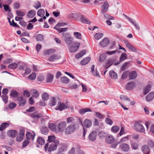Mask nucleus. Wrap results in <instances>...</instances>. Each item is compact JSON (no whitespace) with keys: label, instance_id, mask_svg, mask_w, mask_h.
Returning a JSON list of instances; mask_svg holds the SVG:
<instances>
[{"label":"nucleus","instance_id":"39","mask_svg":"<svg viewBox=\"0 0 154 154\" xmlns=\"http://www.w3.org/2000/svg\"><path fill=\"white\" fill-rule=\"evenodd\" d=\"M9 125L8 123L6 122L2 123L0 127V131H3L6 127L9 126Z\"/></svg>","mask_w":154,"mask_h":154},{"label":"nucleus","instance_id":"48","mask_svg":"<svg viewBox=\"0 0 154 154\" xmlns=\"http://www.w3.org/2000/svg\"><path fill=\"white\" fill-rule=\"evenodd\" d=\"M55 51L54 49H51L49 50H46L45 52V55L51 54L55 52Z\"/></svg>","mask_w":154,"mask_h":154},{"label":"nucleus","instance_id":"57","mask_svg":"<svg viewBox=\"0 0 154 154\" xmlns=\"http://www.w3.org/2000/svg\"><path fill=\"white\" fill-rule=\"evenodd\" d=\"M95 116L98 119H103L104 118V116L101 114L99 112H95Z\"/></svg>","mask_w":154,"mask_h":154},{"label":"nucleus","instance_id":"2","mask_svg":"<svg viewBox=\"0 0 154 154\" xmlns=\"http://www.w3.org/2000/svg\"><path fill=\"white\" fill-rule=\"evenodd\" d=\"M74 17L76 16L78 18H80L81 21L83 23H85L88 24H90L91 23V22L87 20L84 16L79 13L74 14Z\"/></svg>","mask_w":154,"mask_h":154},{"label":"nucleus","instance_id":"14","mask_svg":"<svg viewBox=\"0 0 154 154\" xmlns=\"http://www.w3.org/2000/svg\"><path fill=\"white\" fill-rule=\"evenodd\" d=\"M97 135L96 131H93L91 132L89 134L88 136L89 139L91 141H93L96 139Z\"/></svg>","mask_w":154,"mask_h":154},{"label":"nucleus","instance_id":"30","mask_svg":"<svg viewBox=\"0 0 154 154\" xmlns=\"http://www.w3.org/2000/svg\"><path fill=\"white\" fill-rule=\"evenodd\" d=\"M109 75L112 79H116L117 78V73L113 70H111L109 72Z\"/></svg>","mask_w":154,"mask_h":154},{"label":"nucleus","instance_id":"47","mask_svg":"<svg viewBox=\"0 0 154 154\" xmlns=\"http://www.w3.org/2000/svg\"><path fill=\"white\" fill-rule=\"evenodd\" d=\"M11 96L13 97H16L18 96V93L16 91H12L11 93Z\"/></svg>","mask_w":154,"mask_h":154},{"label":"nucleus","instance_id":"10","mask_svg":"<svg viewBox=\"0 0 154 154\" xmlns=\"http://www.w3.org/2000/svg\"><path fill=\"white\" fill-rule=\"evenodd\" d=\"M119 147L122 151L124 152L128 151L130 149L129 146L125 143L121 144L119 146Z\"/></svg>","mask_w":154,"mask_h":154},{"label":"nucleus","instance_id":"34","mask_svg":"<svg viewBox=\"0 0 154 154\" xmlns=\"http://www.w3.org/2000/svg\"><path fill=\"white\" fill-rule=\"evenodd\" d=\"M67 122L68 123H72L73 125L75 123L76 124V126L77 125V123L75 122V119L73 117H70L68 118L67 119Z\"/></svg>","mask_w":154,"mask_h":154},{"label":"nucleus","instance_id":"5","mask_svg":"<svg viewBox=\"0 0 154 154\" xmlns=\"http://www.w3.org/2000/svg\"><path fill=\"white\" fill-rule=\"evenodd\" d=\"M80 122L81 124L84 128H89L92 125L91 121L90 120L88 119H85L83 123L81 121Z\"/></svg>","mask_w":154,"mask_h":154},{"label":"nucleus","instance_id":"45","mask_svg":"<svg viewBox=\"0 0 154 154\" xmlns=\"http://www.w3.org/2000/svg\"><path fill=\"white\" fill-rule=\"evenodd\" d=\"M127 58V54L125 53H122L121 55L119 60L120 62L124 61Z\"/></svg>","mask_w":154,"mask_h":154},{"label":"nucleus","instance_id":"20","mask_svg":"<svg viewBox=\"0 0 154 154\" xmlns=\"http://www.w3.org/2000/svg\"><path fill=\"white\" fill-rule=\"evenodd\" d=\"M48 143H47L50 144L51 143H53L57 141H59L56 139V137L54 135L49 136L48 137Z\"/></svg>","mask_w":154,"mask_h":154},{"label":"nucleus","instance_id":"61","mask_svg":"<svg viewBox=\"0 0 154 154\" xmlns=\"http://www.w3.org/2000/svg\"><path fill=\"white\" fill-rule=\"evenodd\" d=\"M129 63L125 62L124 64L122 66L121 69L122 71H124L127 69L128 67V65Z\"/></svg>","mask_w":154,"mask_h":154},{"label":"nucleus","instance_id":"21","mask_svg":"<svg viewBox=\"0 0 154 154\" xmlns=\"http://www.w3.org/2000/svg\"><path fill=\"white\" fill-rule=\"evenodd\" d=\"M35 134L34 132H33V134H32L29 132H27L26 134V136L27 138L29 140H33L35 136Z\"/></svg>","mask_w":154,"mask_h":154},{"label":"nucleus","instance_id":"64","mask_svg":"<svg viewBox=\"0 0 154 154\" xmlns=\"http://www.w3.org/2000/svg\"><path fill=\"white\" fill-rule=\"evenodd\" d=\"M74 36L77 38L79 39H81V35L80 33L79 32H74Z\"/></svg>","mask_w":154,"mask_h":154},{"label":"nucleus","instance_id":"56","mask_svg":"<svg viewBox=\"0 0 154 154\" xmlns=\"http://www.w3.org/2000/svg\"><path fill=\"white\" fill-rule=\"evenodd\" d=\"M113 64V62L110 59H109L107 61V63L106 66V68L107 69L110 67Z\"/></svg>","mask_w":154,"mask_h":154},{"label":"nucleus","instance_id":"19","mask_svg":"<svg viewBox=\"0 0 154 154\" xmlns=\"http://www.w3.org/2000/svg\"><path fill=\"white\" fill-rule=\"evenodd\" d=\"M154 98V92H151L146 95V99L147 102H149Z\"/></svg>","mask_w":154,"mask_h":154},{"label":"nucleus","instance_id":"9","mask_svg":"<svg viewBox=\"0 0 154 154\" xmlns=\"http://www.w3.org/2000/svg\"><path fill=\"white\" fill-rule=\"evenodd\" d=\"M69 34L68 33H63L62 35L64 36L65 38V41L66 43L68 45L71 44L73 42V39L70 37L69 36L66 37V36L68 35Z\"/></svg>","mask_w":154,"mask_h":154},{"label":"nucleus","instance_id":"17","mask_svg":"<svg viewBox=\"0 0 154 154\" xmlns=\"http://www.w3.org/2000/svg\"><path fill=\"white\" fill-rule=\"evenodd\" d=\"M101 7L103 8L101 11V13H103L106 12L108 10L109 7V4L107 1H105L103 5Z\"/></svg>","mask_w":154,"mask_h":154},{"label":"nucleus","instance_id":"38","mask_svg":"<svg viewBox=\"0 0 154 154\" xmlns=\"http://www.w3.org/2000/svg\"><path fill=\"white\" fill-rule=\"evenodd\" d=\"M60 79L62 82L65 84L68 83L69 82V79L65 76L61 77Z\"/></svg>","mask_w":154,"mask_h":154},{"label":"nucleus","instance_id":"16","mask_svg":"<svg viewBox=\"0 0 154 154\" xmlns=\"http://www.w3.org/2000/svg\"><path fill=\"white\" fill-rule=\"evenodd\" d=\"M142 149L144 154H149L150 150L148 146L143 145L142 147Z\"/></svg>","mask_w":154,"mask_h":154},{"label":"nucleus","instance_id":"23","mask_svg":"<svg viewBox=\"0 0 154 154\" xmlns=\"http://www.w3.org/2000/svg\"><path fill=\"white\" fill-rule=\"evenodd\" d=\"M129 77L130 79H135L137 76L136 72L135 71H132L130 72H129Z\"/></svg>","mask_w":154,"mask_h":154},{"label":"nucleus","instance_id":"51","mask_svg":"<svg viewBox=\"0 0 154 154\" xmlns=\"http://www.w3.org/2000/svg\"><path fill=\"white\" fill-rule=\"evenodd\" d=\"M129 71H125L122 75V79H125L128 77V75H129Z\"/></svg>","mask_w":154,"mask_h":154},{"label":"nucleus","instance_id":"49","mask_svg":"<svg viewBox=\"0 0 154 154\" xmlns=\"http://www.w3.org/2000/svg\"><path fill=\"white\" fill-rule=\"evenodd\" d=\"M36 74L35 73L32 72L29 75L28 77V79L32 80H34L36 78Z\"/></svg>","mask_w":154,"mask_h":154},{"label":"nucleus","instance_id":"37","mask_svg":"<svg viewBox=\"0 0 154 154\" xmlns=\"http://www.w3.org/2000/svg\"><path fill=\"white\" fill-rule=\"evenodd\" d=\"M37 143L41 145H43L45 143V140L43 139L41 137H38L37 140Z\"/></svg>","mask_w":154,"mask_h":154},{"label":"nucleus","instance_id":"13","mask_svg":"<svg viewBox=\"0 0 154 154\" xmlns=\"http://www.w3.org/2000/svg\"><path fill=\"white\" fill-rule=\"evenodd\" d=\"M19 106H24L26 103V99L23 98L22 96L19 97L17 98Z\"/></svg>","mask_w":154,"mask_h":154},{"label":"nucleus","instance_id":"32","mask_svg":"<svg viewBox=\"0 0 154 154\" xmlns=\"http://www.w3.org/2000/svg\"><path fill=\"white\" fill-rule=\"evenodd\" d=\"M42 97L43 101H47L49 98V95L47 93L44 92L42 94Z\"/></svg>","mask_w":154,"mask_h":154},{"label":"nucleus","instance_id":"35","mask_svg":"<svg viewBox=\"0 0 154 154\" xmlns=\"http://www.w3.org/2000/svg\"><path fill=\"white\" fill-rule=\"evenodd\" d=\"M76 148L77 149V154H85V152L82 150L80 149V145H77Z\"/></svg>","mask_w":154,"mask_h":154},{"label":"nucleus","instance_id":"52","mask_svg":"<svg viewBox=\"0 0 154 154\" xmlns=\"http://www.w3.org/2000/svg\"><path fill=\"white\" fill-rule=\"evenodd\" d=\"M49 127L50 130L53 131H56L55 126L53 123H51L49 125Z\"/></svg>","mask_w":154,"mask_h":154},{"label":"nucleus","instance_id":"31","mask_svg":"<svg viewBox=\"0 0 154 154\" xmlns=\"http://www.w3.org/2000/svg\"><path fill=\"white\" fill-rule=\"evenodd\" d=\"M151 86L150 85H147L143 89V93L145 95L148 93L151 90Z\"/></svg>","mask_w":154,"mask_h":154},{"label":"nucleus","instance_id":"3","mask_svg":"<svg viewBox=\"0 0 154 154\" xmlns=\"http://www.w3.org/2000/svg\"><path fill=\"white\" fill-rule=\"evenodd\" d=\"M79 42H74L69 47V49L71 52H74L77 51L80 45Z\"/></svg>","mask_w":154,"mask_h":154},{"label":"nucleus","instance_id":"40","mask_svg":"<svg viewBox=\"0 0 154 154\" xmlns=\"http://www.w3.org/2000/svg\"><path fill=\"white\" fill-rule=\"evenodd\" d=\"M45 12L44 10L41 9L38 10L37 12V15L38 16L41 17H42L45 14Z\"/></svg>","mask_w":154,"mask_h":154},{"label":"nucleus","instance_id":"28","mask_svg":"<svg viewBox=\"0 0 154 154\" xmlns=\"http://www.w3.org/2000/svg\"><path fill=\"white\" fill-rule=\"evenodd\" d=\"M91 58L90 57H86L80 63L82 65H85L88 64Z\"/></svg>","mask_w":154,"mask_h":154},{"label":"nucleus","instance_id":"33","mask_svg":"<svg viewBox=\"0 0 154 154\" xmlns=\"http://www.w3.org/2000/svg\"><path fill=\"white\" fill-rule=\"evenodd\" d=\"M79 112L81 114H83L86 112H91V110L89 108L81 109L79 110Z\"/></svg>","mask_w":154,"mask_h":154},{"label":"nucleus","instance_id":"55","mask_svg":"<svg viewBox=\"0 0 154 154\" xmlns=\"http://www.w3.org/2000/svg\"><path fill=\"white\" fill-rule=\"evenodd\" d=\"M57 57L56 55L53 54L48 58V60L51 62H53L57 58Z\"/></svg>","mask_w":154,"mask_h":154},{"label":"nucleus","instance_id":"4","mask_svg":"<svg viewBox=\"0 0 154 154\" xmlns=\"http://www.w3.org/2000/svg\"><path fill=\"white\" fill-rule=\"evenodd\" d=\"M135 130L137 132L145 133V129L143 126L140 123L136 122L134 125Z\"/></svg>","mask_w":154,"mask_h":154},{"label":"nucleus","instance_id":"42","mask_svg":"<svg viewBox=\"0 0 154 154\" xmlns=\"http://www.w3.org/2000/svg\"><path fill=\"white\" fill-rule=\"evenodd\" d=\"M31 117L35 118H38L42 116V113L38 114L37 113H32L31 115Z\"/></svg>","mask_w":154,"mask_h":154},{"label":"nucleus","instance_id":"12","mask_svg":"<svg viewBox=\"0 0 154 154\" xmlns=\"http://www.w3.org/2000/svg\"><path fill=\"white\" fill-rule=\"evenodd\" d=\"M7 134L8 136L12 138H14L17 134L18 132L15 130H11L8 131Z\"/></svg>","mask_w":154,"mask_h":154},{"label":"nucleus","instance_id":"18","mask_svg":"<svg viewBox=\"0 0 154 154\" xmlns=\"http://www.w3.org/2000/svg\"><path fill=\"white\" fill-rule=\"evenodd\" d=\"M53 75L50 73H48L47 74L46 81L48 83H51L53 81Z\"/></svg>","mask_w":154,"mask_h":154},{"label":"nucleus","instance_id":"6","mask_svg":"<svg viewBox=\"0 0 154 154\" xmlns=\"http://www.w3.org/2000/svg\"><path fill=\"white\" fill-rule=\"evenodd\" d=\"M76 124L75 123L73 125H69L66 129L65 132L66 134H69L73 132L75 129Z\"/></svg>","mask_w":154,"mask_h":154},{"label":"nucleus","instance_id":"59","mask_svg":"<svg viewBox=\"0 0 154 154\" xmlns=\"http://www.w3.org/2000/svg\"><path fill=\"white\" fill-rule=\"evenodd\" d=\"M4 10L6 11L10 12L11 10L8 5H3Z\"/></svg>","mask_w":154,"mask_h":154},{"label":"nucleus","instance_id":"7","mask_svg":"<svg viewBox=\"0 0 154 154\" xmlns=\"http://www.w3.org/2000/svg\"><path fill=\"white\" fill-rule=\"evenodd\" d=\"M24 133L23 130L21 129L20 130L19 133L16 138L17 141L20 142L23 140L24 136Z\"/></svg>","mask_w":154,"mask_h":154},{"label":"nucleus","instance_id":"54","mask_svg":"<svg viewBox=\"0 0 154 154\" xmlns=\"http://www.w3.org/2000/svg\"><path fill=\"white\" fill-rule=\"evenodd\" d=\"M111 130L114 132H117L119 130V128L116 125L113 126L111 128Z\"/></svg>","mask_w":154,"mask_h":154},{"label":"nucleus","instance_id":"63","mask_svg":"<svg viewBox=\"0 0 154 154\" xmlns=\"http://www.w3.org/2000/svg\"><path fill=\"white\" fill-rule=\"evenodd\" d=\"M1 97L2 98V100L5 103H7L8 98V96L6 95H3Z\"/></svg>","mask_w":154,"mask_h":154},{"label":"nucleus","instance_id":"1","mask_svg":"<svg viewBox=\"0 0 154 154\" xmlns=\"http://www.w3.org/2000/svg\"><path fill=\"white\" fill-rule=\"evenodd\" d=\"M59 144V141H57L53 143H46L45 146V150L46 151L48 150L49 152H51L56 150L57 146Z\"/></svg>","mask_w":154,"mask_h":154},{"label":"nucleus","instance_id":"41","mask_svg":"<svg viewBox=\"0 0 154 154\" xmlns=\"http://www.w3.org/2000/svg\"><path fill=\"white\" fill-rule=\"evenodd\" d=\"M35 38L37 41H42L44 39V36L42 34H38L35 36Z\"/></svg>","mask_w":154,"mask_h":154},{"label":"nucleus","instance_id":"26","mask_svg":"<svg viewBox=\"0 0 154 154\" xmlns=\"http://www.w3.org/2000/svg\"><path fill=\"white\" fill-rule=\"evenodd\" d=\"M106 140L108 143H111L114 141V138L112 135H109L106 137Z\"/></svg>","mask_w":154,"mask_h":154},{"label":"nucleus","instance_id":"58","mask_svg":"<svg viewBox=\"0 0 154 154\" xmlns=\"http://www.w3.org/2000/svg\"><path fill=\"white\" fill-rule=\"evenodd\" d=\"M131 147L134 149H137L138 148V144L136 142L132 143L131 144Z\"/></svg>","mask_w":154,"mask_h":154},{"label":"nucleus","instance_id":"50","mask_svg":"<svg viewBox=\"0 0 154 154\" xmlns=\"http://www.w3.org/2000/svg\"><path fill=\"white\" fill-rule=\"evenodd\" d=\"M129 140L128 136H127L125 137L122 138L120 141L119 142V143H123L127 141H128Z\"/></svg>","mask_w":154,"mask_h":154},{"label":"nucleus","instance_id":"46","mask_svg":"<svg viewBox=\"0 0 154 154\" xmlns=\"http://www.w3.org/2000/svg\"><path fill=\"white\" fill-rule=\"evenodd\" d=\"M103 35V34L102 33H97L94 35V38L97 40H99L102 37Z\"/></svg>","mask_w":154,"mask_h":154},{"label":"nucleus","instance_id":"43","mask_svg":"<svg viewBox=\"0 0 154 154\" xmlns=\"http://www.w3.org/2000/svg\"><path fill=\"white\" fill-rule=\"evenodd\" d=\"M17 67L18 65L17 64L15 63H13L10 64L8 66V68H9L12 69H16L17 68Z\"/></svg>","mask_w":154,"mask_h":154},{"label":"nucleus","instance_id":"44","mask_svg":"<svg viewBox=\"0 0 154 154\" xmlns=\"http://www.w3.org/2000/svg\"><path fill=\"white\" fill-rule=\"evenodd\" d=\"M41 4L40 2L37 1L35 3L33 6L36 9H38L41 7Z\"/></svg>","mask_w":154,"mask_h":154},{"label":"nucleus","instance_id":"11","mask_svg":"<svg viewBox=\"0 0 154 154\" xmlns=\"http://www.w3.org/2000/svg\"><path fill=\"white\" fill-rule=\"evenodd\" d=\"M66 122H60L57 126L59 130L61 132H63L66 126Z\"/></svg>","mask_w":154,"mask_h":154},{"label":"nucleus","instance_id":"8","mask_svg":"<svg viewBox=\"0 0 154 154\" xmlns=\"http://www.w3.org/2000/svg\"><path fill=\"white\" fill-rule=\"evenodd\" d=\"M110 43V41L107 38H105L100 42L99 44L102 47L104 48L107 46Z\"/></svg>","mask_w":154,"mask_h":154},{"label":"nucleus","instance_id":"29","mask_svg":"<svg viewBox=\"0 0 154 154\" xmlns=\"http://www.w3.org/2000/svg\"><path fill=\"white\" fill-rule=\"evenodd\" d=\"M36 12L34 10H31L29 11L27 14L28 17L32 18L35 15Z\"/></svg>","mask_w":154,"mask_h":154},{"label":"nucleus","instance_id":"27","mask_svg":"<svg viewBox=\"0 0 154 154\" xmlns=\"http://www.w3.org/2000/svg\"><path fill=\"white\" fill-rule=\"evenodd\" d=\"M41 132L42 134H46L48 132L49 130L45 126L43 125L40 129Z\"/></svg>","mask_w":154,"mask_h":154},{"label":"nucleus","instance_id":"22","mask_svg":"<svg viewBox=\"0 0 154 154\" xmlns=\"http://www.w3.org/2000/svg\"><path fill=\"white\" fill-rule=\"evenodd\" d=\"M56 103V100L54 97H50L49 103V105L50 106H54Z\"/></svg>","mask_w":154,"mask_h":154},{"label":"nucleus","instance_id":"60","mask_svg":"<svg viewBox=\"0 0 154 154\" xmlns=\"http://www.w3.org/2000/svg\"><path fill=\"white\" fill-rule=\"evenodd\" d=\"M33 97L37 98L39 96V93L38 91L36 90H34L33 93Z\"/></svg>","mask_w":154,"mask_h":154},{"label":"nucleus","instance_id":"25","mask_svg":"<svg viewBox=\"0 0 154 154\" xmlns=\"http://www.w3.org/2000/svg\"><path fill=\"white\" fill-rule=\"evenodd\" d=\"M94 66L93 65L91 68V72L92 73V75L94 76H96L97 77H99L100 76L99 73L97 71V69H96V71L95 72L94 70Z\"/></svg>","mask_w":154,"mask_h":154},{"label":"nucleus","instance_id":"15","mask_svg":"<svg viewBox=\"0 0 154 154\" xmlns=\"http://www.w3.org/2000/svg\"><path fill=\"white\" fill-rule=\"evenodd\" d=\"M136 86L135 83L133 82H131L126 85V89L128 90H131Z\"/></svg>","mask_w":154,"mask_h":154},{"label":"nucleus","instance_id":"24","mask_svg":"<svg viewBox=\"0 0 154 154\" xmlns=\"http://www.w3.org/2000/svg\"><path fill=\"white\" fill-rule=\"evenodd\" d=\"M67 150V146L66 144L63 143L60 144L58 150L63 152Z\"/></svg>","mask_w":154,"mask_h":154},{"label":"nucleus","instance_id":"53","mask_svg":"<svg viewBox=\"0 0 154 154\" xmlns=\"http://www.w3.org/2000/svg\"><path fill=\"white\" fill-rule=\"evenodd\" d=\"M106 56L104 54H101L99 56V61L100 62H103L106 58Z\"/></svg>","mask_w":154,"mask_h":154},{"label":"nucleus","instance_id":"62","mask_svg":"<svg viewBox=\"0 0 154 154\" xmlns=\"http://www.w3.org/2000/svg\"><path fill=\"white\" fill-rule=\"evenodd\" d=\"M124 44L128 49L130 47H131V46L132 45L129 42H128V40H124Z\"/></svg>","mask_w":154,"mask_h":154},{"label":"nucleus","instance_id":"36","mask_svg":"<svg viewBox=\"0 0 154 154\" xmlns=\"http://www.w3.org/2000/svg\"><path fill=\"white\" fill-rule=\"evenodd\" d=\"M106 134L103 131H101L99 132L98 134V135L99 137L100 138L102 139L106 137Z\"/></svg>","mask_w":154,"mask_h":154}]
</instances>
